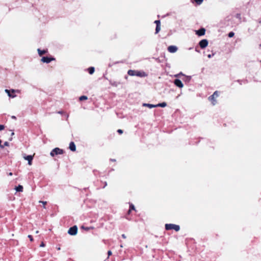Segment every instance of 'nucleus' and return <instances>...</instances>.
I'll return each instance as SVG.
<instances>
[{
	"label": "nucleus",
	"instance_id": "obj_1",
	"mask_svg": "<svg viewBox=\"0 0 261 261\" xmlns=\"http://www.w3.org/2000/svg\"><path fill=\"white\" fill-rule=\"evenodd\" d=\"M128 75L130 76L136 75L140 77H143L146 76L145 72H140L138 71H135L133 70H129L127 72Z\"/></svg>",
	"mask_w": 261,
	"mask_h": 261
},
{
	"label": "nucleus",
	"instance_id": "obj_2",
	"mask_svg": "<svg viewBox=\"0 0 261 261\" xmlns=\"http://www.w3.org/2000/svg\"><path fill=\"white\" fill-rule=\"evenodd\" d=\"M165 228L166 230L174 229L176 231H178L180 229V227L179 225L173 224H166Z\"/></svg>",
	"mask_w": 261,
	"mask_h": 261
},
{
	"label": "nucleus",
	"instance_id": "obj_3",
	"mask_svg": "<svg viewBox=\"0 0 261 261\" xmlns=\"http://www.w3.org/2000/svg\"><path fill=\"white\" fill-rule=\"evenodd\" d=\"M63 153V150L59 148H55L50 153L51 156H54L55 155L62 154Z\"/></svg>",
	"mask_w": 261,
	"mask_h": 261
},
{
	"label": "nucleus",
	"instance_id": "obj_4",
	"mask_svg": "<svg viewBox=\"0 0 261 261\" xmlns=\"http://www.w3.org/2000/svg\"><path fill=\"white\" fill-rule=\"evenodd\" d=\"M219 96V94H218V91H215L214 92V93H213V94L211 96H210L209 97H208V99L212 101V103L213 104V105H215L216 103V100L215 99V98L217 97H218Z\"/></svg>",
	"mask_w": 261,
	"mask_h": 261
},
{
	"label": "nucleus",
	"instance_id": "obj_5",
	"mask_svg": "<svg viewBox=\"0 0 261 261\" xmlns=\"http://www.w3.org/2000/svg\"><path fill=\"white\" fill-rule=\"evenodd\" d=\"M77 227L76 225L70 227L68 231V233L71 236L75 235L77 233Z\"/></svg>",
	"mask_w": 261,
	"mask_h": 261
},
{
	"label": "nucleus",
	"instance_id": "obj_6",
	"mask_svg": "<svg viewBox=\"0 0 261 261\" xmlns=\"http://www.w3.org/2000/svg\"><path fill=\"white\" fill-rule=\"evenodd\" d=\"M199 44L201 48H204L207 46L208 41L206 39H203L199 42Z\"/></svg>",
	"mask_w": 261,
	"mask_h": 261
},
{
	"label": "nucleus",
	"instance_id": "obj_7",
	"mask_svg": "<svg viewBox=\"0 0 261 261\" xmlns=\"http://www.w3.org/2000/svg\"><path fill=\"white\" fill-rule=\"evenodd\" d=\"M168 51L171 53H174L177 51L178 48L175 45H170L168 46Z\"/></svg>",
	"mask_w": 261,
	"mask_h": 261
},
{
	"label": "nucleus",
	"instance_id": "obj_8",
	"mask_svg": "<svg viewBox=\"0 0 261 261\" xmlns=\"http://www.w3.org/2000/svg\"><path fill=\"white\" fill-rule=\"evenodd\" d=\"M55 59L53 58H48L47 57H43L42 59H41V61L44 62V63H50L51 61H53Z\"/></svg>",
	"mask_w": 261,
	"mask_h": 261
},
{
	"label": "nucleus",
	"instance_id": "obj_9",
	"mask_svg": "<svg viewBox=\"0 0 261 261\" xmlns=\"http://www.w3.org/2000/svg\"><path fill=\"white\" fill-rule=\"evenodd\" d=\"M174 84L178 87L179 88H182L184 86L183 84L182 83L181 81L179 79H175L174 81Z\"/></svg>",
	"mask_w": 261,
	"mask_h": 261
},
{
	"label": "nucleus",
	"instance_id": "obj_10",
	"mask_svg": "<svg viewBox=\"0 0 261 261\" xmlns=\"http://www.w3.org/2000/svg\"><path fill=\"white\" fill-rule=\"evenodd\" d=\"M24 159L25 160H27L28 161V164L29 165H32V161L33 159V156L31 155H27V156H24Z\"/></svg>",
	"mask_w": 261,
	"mask_h": 261
},
{
	"label": "nucleus",
	"instance_id": "obj_11",
	"mask_svg": "<svg viewBox=\"0 0 261 261\" xmlns=\"http://www.w3.org/2000/svg\"><path fill=\"white\" fill-rule=\"evenodd\" d=\"M205 32V30L204 28H201L198 31H196V34L198 36H202L204 35Z\"/></svg>",
	"mask_w": 261,
	"mask_h": 261
},
{
	"label": "nucleus",
	"instance_id": "obj_12",
	"mask_svg": "<svg viewBox=\"0 0 261 261\" xmlns=\"http://www.w3.org/2000/svg\"><path fill=\"white\" fill-rule=\"evenodd\" d=\"M69 149L72 151H74L76 150V146L73 142H71L69 144Z\"/></svg>",
	"mask_w": 261,
	"mask_h": 261
},
{
	"label": "nucleus",
	"instance_id": "obj_13",
	"mask_svg": "<svg viewBox=\"0 0 261 261\" xmlns=\"http://www.w3.org/2000/svg\"><path fill=\"white\" fill-rule=\"evenodd\" d=\"M143 106L147 107L150 109L156 107V105H152V104L145 103L143 104Z\"/></svg>",
	"mask_w": 261,
	"mask_h": 261
},
{
	"label": "nucleus",
	"instance_id": "obj_14",
	"mask_svg": "<svg viewBox=\"0 0 261 261\" xmlns=\"http://www.w3.org/2000/svg\"><path fill=\"white\" fill-rule=\"evenodd\" d=\"M5 92L7 93L9 97H12V98H14L16 96V95H12L11 93H10V91L8 90V89H6L5 90Z\"/></svg>",
	"mask_w": 261,
	"mask_h": 261
},
{
	"label": "nucleus",
	"instance_id": "obj_15",
	"mask_svg": "<svg viewBox=\"0 0 261 261\" xmlns=\"http://www.w3.org/2000/svg\"><path fill=\"white\" fill-rule=\"evenodd\" d=\"M37 51H38V54L40 56L43 55V54H45L46 53V50H41L39 48L37 49Z\"/></svg>",
	"mask_w": 261,
	"mask_h": 261
},
{
	"label": "nucleus",
	"instance_id": "obj_16",
	"mask_svg": "<svg viewBox=\"0 0 261 261\" xmlns=\"http://www.w3.org/2000/svg\"><path fill=\"white\" fill-rule=\"evenodd\" d=\"M15 190L17 192H22L23 187L21 185H19L15 188Z\"/></svg>",
	"mask_w": 261,
	"mask_h": 261
},
{
	"label": "nucleus",
	"instance_id": "obj_17",
	"mask_svg": "<svg viewBox=\"0 0 261 261\" xmlns=\"http://www.w3.org/2000/svg\"><path fill=\"white\" fill-rule=\"evenodd\" d=\"M156 107H160L162 108H164L167 106V103L165 102H163L162 103H160L159 104L156 105Z\"/></svg>",
	"mask_w": 261,
	"mask_h": 261
},
{
	"label": "nucleus",
	"instance_id": "obj_18",
	"mask_svg": "<svg viewBox=\"0 0 261 261\" xmlns=\"http://www.w3.org/2000/svg\"><path fill=\"white\" fill-rule=\"evenodd\" d=\"M94 70H95V69H94V68L93 67H91L88 68L89 73L90 74H93L94 73Z\"/></svg>",
	"mask_w": 261,
	"mask_h": 261
},
{
	"label": "nucleus",
	"instance_id": "obj_19",
	"mask_svg": "<svg viewBox=\"0 0 261 261\" xmlns=\"http://www.w3.org/2000/svg\"><path fill=\"white\" fill-rule=\"evenodd\" d=\"M160 30H161L160 25L158 24L157 26H156V28H155V34L158 33Z\"/></svg>",
	"mask_w": 261,
	"mask_h": 261
},
{
	"label": "nucleus",
	"instance_id": "obj_20",
	"mask_svg": "<svg viewBox=\"0 0 261 261\" xmlns=\"http://www.w3.org/2000/svg\"><path fill=\"white\" fill-rule=\"evenodd\" d=\"M88 99V97L87 96H81V97H80L79 98V99L80 100L82 101V100H87Z\"/></svg>",
	"mask_w": 261,
	"mask_h": 261
},
{
	"label": "nucleus",
	"instance_id": "obj_21",
	"mask_svg": "<svg viewBox=\"0 0 261 261\" xmlns=\"http://www.w3.org/2000/svg\"><path fill=\"white\" fill-rule=\"evenodd\" d=\"M39 203H41L43 204V208H45L46 207H45V205L47 203V202L46 201H39Z\"/></svg>",
	"mask_w": 261,
	"mask_h": 261
},
{
	"label": "nucleus",
	"instance_id": "obj_22",
	"mask_svg": "<svg viewBox=\"0 0 261 261\" xmlns=\"http://www.w3.org/2000/svg\"><path fill=\"white\" fill-rule=\"evenodd\" d=\"M234 35V33L233 32H230L229 33L228 36L229 37L231 38L233 37Z\"/></svg>",
	"mask_w": 261,
	"mask_h": 261
},
{
	"label": "nucleus",
	"instance_id": "obj_23",
	"mask_svg": "<svg viewBox=\"0 0 261 261\" xmlns=\"http://www.w3.org/2000/svg\"><path fill=\"white\" fill-rule=\"evenodd\" d=\"M195 1L198 5H200L202 3L203 0H195Z\"/></svg>",
	"mask_w": 261,
	"mask_h": 261
},
{
	"label": "nucleus",
	"instance_id": "obj_24",
	"mask_svg": "<svg viewBox=\"0 0 261 261\" xmlns=\"http://www.w3.org/2000/svg\"><path fill=\"white\" fill-rule=\"evenodd\" d=\"M110 84L111 85H112L113 86H115V87L117 86V83L116 82H110Z\"/></svg>",
	"mask_w": 261,
	"mask_h": 261
},
{
	"label": "nucleus",
	"instance_id": "obj_25",
	"mask_svg": "<svg viewBox=\"0 0 261 261\" xmlns=\"http://www.w3.org/2000/svg\"><path fill=\"white\" fill-rule=\"evenodd\" d=\"M135 210V206H134V205L133 204H132L130 205V210H129L128 213H129V212H130V210Z\"/></svg>",
	"mask_w": 261,
	"mask_h": 261
},
{
	"label": "nucleus",
	"instance_id": "obj_26",
	"mask_svg": "<svg viewBox=\"0 0 261 261\" xmlns=\"http://www.w3.org/2000/svg\"><path fill=\"white\" fill-rule=\"evenodd\" d=\"M154 23L156 24V26H157L158 24L160 25V21L159 20H155Z\"/></svg>",
	"mask_w": 261,
	"mask_h": 261
},
{
	"label": "nucleus",
	"instance_id": "obj_27",
	"mask_svg": "<svg viewBox=\"0 0 261 261\" xmlns=\"http://www.w3.org/2000/svg\"><path fill=\"white\" fill-rule=\"evenodd\" d=\"M5 128L4 125H0V131L3 130Z\"/></svg>",
	"mask_w": 261,
	"mask_h": 261
},
{
	"label": "nucleus",
	"instance_id": "obj_28",
	"mask_svg": "<svg viewBox=\"0 0 261 261\" xmlns=\"http://www.w3.org/2000/svg\"><path fill=\"white\" fill-rule=\"evenodd\" d=\"M117 132L120 134H121L123 133V130L122 129H118L117 130Z\"/></svg>",
	"mask_w": 261,
	"mask_h": 261
},
{
	"label": "nucleus",
	"instance_id": "obj_29",
	"mask_svg": "<svg viewBox=\"0 0 261 261\" xmlns=\"http://www.w3.org/2000/svg\"><path fill=\"white\" fill-rule=\"evenodd\" d=\"M28 238L30 239L31 241H33V237H32V236L31 235H29L28 236Z\"/></svg>",
	"mask_w": 261,
	"mask_h": 261
},
{
	"label": "nucleus",
	"instance_id": "obj_30",
	"mask_svg": "<svg viewBox=\"0 0 261 261\" xmlns=\"http://www.w3.org/2000/svg\"><path fill=\"white\" fill-rule=\"evenodd\" d=\"M4 146H9V143L8 142H5L4 143V144L3 145Z\"/></svg>",
	"mask_w": 261,
	"mask_h": 261
},
{
	"label": "nucleus",
	"instance_id": "obj_31",
	"mask_svg": "<svg viewBox=\"0 0 261 261\" xmlns=\"http://www.w3.org/2000/svg\"><path fill=\"white\" fill-rule=\"evenodd\" d=\"M40 247H44L45 246V244H44L43 242H42L40 245Z\"/></svg>",
	"mask_w": 261,
	"mask_h": 261
},
{
	"label": "nucleus",
	"instance_id": "obj_32",
	"mask_svg": "<svg viewBox=\"0 0 261 261\" xmlns=\"http://www.w3.org/2000/svg\"><path fill=\"white\" fill-rule=\"evenodd\" d=\"M213 56H214V54H212V55L210 54V55H208L207 56V57H208V58H212Z\"/></svg>",
	"mask_w": 261,
	"mask_h": 261
},
{
	"label": "nucleus",
	"instance_id": "obj_33",
	"mask_svg": "<svg viewBox=\"0 0 261 261\" xmlns=\"http://www.w3.org/2000/svg\"><path fill=\"white\" fill-rule=\"evenodd\" d=\"M108 256H110L111 255H112V252L111 251H109L108 252Z\"/></svg>",
	"mask_w": 261,
	"mask_h": 261
},
{
	"label": "nucleus",
	"instance_id": "obj_34",
	"mask_svg": "<svg viewBox=\"0 0 261 261\" xmlns=\"http://www.w3.org/2000/svg\"><path fill=\"white\" fill-rule=\"evenodd\" d=\"M1 143H2V141L0 140V147H1L2 148H3L4 146L1 145Z\"/></svg>",
	"mask_w": 261,
	"mask_h": 261
},
{
	"label": "nucleus",
	"instance_id": "obj_35",
	"mask_svg": "<svg viewBox=\"0 0 261 261\" xmlns=\"http://www.w3.org/2000/svg\"><path fill=\"white\" fill-rule=\"evenodd\" d=\"M122 237L123 238V239H125L126 238V236L124 234H122Z\"/></svg>",
	"mask_w": 261,
	"mask_h": 261
},
{
	"label": "nucleus",
	"instance_id": "obj_36",
	"mask_svg": "<svg viewBox=\"0 0 261 261\" xmlns=\"http://www.w3.org/2000/svg\"><path fill=\"white\" fill-rule=\"evenodd\" d=\"M16 91H17V90H14V89H12V90H11V92H12V93H14V92H16Z\"/></svg>",
	"mask_w": 261,
	"mask_h": 261
},
{
	"label": "nucleus",
	"instance_id": "obj_37",
	"mask_svg": "<svg viewBox=\"0 0 261 261\" xmlns=\"http://www.w3.org/2000/svg\"><path fill=\"white\" fill-rule=\"evenodd\" d=\"M107 186V182H105V186H104V187H103V188H105Z\"/></svg>",
	"mask_w": 261,
	"mask_h": 261
},
{
	"label": "nucleus",
	"instance_id": "obj_38",
	"mask_svg": "<svg viewBox=\"0 0 261 261\" xmlns=\"http://www.w3.org/2000/svg\"><path fill=\"white\" fill-rule=\"evenodd\" d=\"M12 119H16V117L15 116H12Z\"/></svg>",
	"mask_w": 261,
	"mask_h": 261
},
{
	"label": "nucleus",
	"instance_id": "obj_39",
	"mask_svg": "<svg viewBox=\"0 0 261 261\" xmlns=\"http://www.w3.org/2000/svg\"><path fill=\"white\" fill-rule=\"evenodd\" d=\"M59 114H62L63 113V112L62 111H59L58 112Z\"/></svg>",
	"mask_w": 261,
	"mask_h": 261
},
{
	"label": "nucleus",
	"instance_id": "obj_40",
	"mask_svg": "<svg viewBox=\"0 0 261 261\" xmlns=\"http://www.w3.org/2000/svg\"><path fill=\"white\" fill-rule=\"evenodd\" d=\"M9 175H12V173L10 172V173H9Z\"/></svg>",
	"mask_w": 261,
	"mask_h": 261
},
{
	"label": "nucleus",
	"instance_id": "obj_41",
	"mask_svg": "<svg viewBox=\"0 0 261 261\" xmlns=\"http://www.w3.org/2000/svg\"><path fill=\"white\" fill-rule=\"evenodd\" d=\"M14 135V132H12V134H11V135L13 136Z\"/></svg>",
	"mask_w": 261,
	"mask_h": 261
},
{
	"label": "nucleus",
	"instance_id": "obj_42",
	"mask_svg": "<svg viewBox=\"0 0 261 261\" xmlns=\"http://www.w3.org/2000/svg\"><path fill=\"white\" fill-rule=\"evenodd\" d=\"M39 233V231H38V230H37V231H36V233Z\"/></svg>",
	"mask_w": 261,
	"mask_h": 261
},
{
	"label": "nucleus",
	"instance_id": "obj_43",
	"mask_svg": "<svg viewBox=\"0 0 261 261\" xmlns=\"http://www.w3.org/2000/svg\"><path fill=\"white\" fill-rule=\"evenodd\" d=\"M85 229H86V230H89V228H85Z\"/></svg>",
	"mask_w": 261,
	"mask_h": 261
},
{
	"label": "nucleus",
	"instance_id": "obj_44",
	"mask_svg": "<svg viewBox=\"0 0 261 261\" xmlns=\"http://www.w3.org/2000/svg\"><path fill=\"white\" fill-rule=\"evenodd\" d=\"M121 247H123V246L122 245H120Z\"/></svg>",
	"mask_w": 261,
	"mask_h": 261
}]
</instances>
